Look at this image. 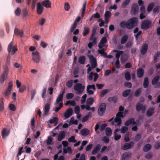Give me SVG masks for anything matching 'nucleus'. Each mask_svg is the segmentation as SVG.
<instances>
[{"mask_svg":"<svg viewBox=\"0 0 160 160\" xmlns=\"http://www.w3.org/2000/svg\"><path fill=\"white\" fill-rule=\"evenodd\" d=\"M138 20L136 17H133L128 19L127 22V28L131 29L137 25Z\"/></svg>","mask_w":160,"mask_h":160,"instance_id":"nucleus-1","label":"nucleus"},{"mask_svg":"<svg viewBox=\"0 0 160 160\" xmlns=\"http://www.w3.org/2000/svg\"><path fill=\"white\" fill-rule=\"evenodd\" d=\"M85 87L84 85H82L80 83L76 84L74 86V89L77 92V94L79 95L83 92Z\"/></svg>","mask_w":160,"mask_h":160,"instance_id":"nucleus-2","label":"nucleus"},{"mask_svg":"<svg viewBox=\"0 0 160 160\" xmlns=\"http://www.w3.org/2000/svg\"><path fill=\"white\" fill-rule=\"evenodd\" d=\"M8 71L9 69L8 66H5L4 67L3 73L0 76V83H2L6 79Z\"/></svg>","mask_w":160,"mask_h":160,"instance_id":"nucleus-3","label":"nucleus"},{"mask_svg":"<svg viewBox=\"0 0 160 160\" xmlns=\"http://www.w3.org/2000/svg\"><path fill=\"white\" fill-rule=\"evenodd\" d=\"M152 26V22L149 20L143 21L141 24V28L144 30H147Z\"/></svg>","mask_w":160,"mask_h":160,"instance_id":"nucleus-4","label":"nucleus"},{"mask_svg":"<svg viewBox=\"0 0 160 160\" xmlns=\"http://www.w3.org/2000/svg\"><path fill=\"white\" fill-rule=\"evenodd\" d=\"M106 105L105 103H102L98 110V115L101 117L104 114L106 109Z\"/></svg>","mask_w":160,"mask_h":160,"instance_id":"nucleus-5","label":"nucleus"},{"mask_svg":"<svg viewBox=\"0 0 160 160\" xmlns=\"http://www.w3.org/2000/svg\"><path fill=\"white\" fill-rule=\"evenodd\" d=\"M124 117L123 112H118L116 115V117L114 119L116 122H118L117 126H120L122 124V120L121 118H123Z\"/></svg>","mask_w":160,"mask_h":160,"instance_id":"nucleus-6","label":"nucleus"},{"mask_svg":"<svg viewBox=\"0 0 160 160\" xmlns=\"http://www.w3.org/2000/svg\"><path fill=\"white\" fill-rule=\"evenodd\" d=\"M18 50V48L15 46H13L12 42H11L8 45V51L9 53L11 52L12 55H13Z\"/></svg>","mask_w":160,"mask_h":160,"instance_id":"nucleus-7","label":"nucleus"},{"mask_svg":"<svg viewBox=\"0 0 160 160\" xmlns=\"http://www.w3.org/2000/svg\"><path fill=\"white\" fill-rule=\"evenodd\" d=\"M32 59L36 63H38L40 61L39 53L36 51L32 53Z\"/></svg>","mask_w":160,"mask_h":160,"instance_id":"nucleus-8","label":"nucleus"},{"mask_svg":"<svg viewBox=\"0 0 160 160\" xmlns=\"http://www.w3.org/2000/svg\"><path fill=\"white\" fill-rule=\"evenodd\" d=\"M90 62L92 68H94L97 66V60L92 55L89 56Z\"/></svg>","mask_w":160,"mask_h":160,"instance_id":"nucleus-9","label":"nucleus"},{"mask_svg":"<svg viewBox=\"0 0 160 160\" xmlns=\"http://www.w3.org/2000/svg\"><path fill=\"white\" fill-rule=\"evenodd\" d=\"M136 108L137 111L139 112L141 110L142 113H144L145 112L146 106L140 103H138L136 104Z\"/></svg>","mask_w":160,"mask_h":160,"instance_id":"nucleus-10","label":"nucleus"},{"mask_svg":"<svg viewBox=\"0 0 160 160\" xmlns=\"http://www.w3.org/2000/svg\"><path fill=\"white\" fill-rule=\"evenodd\" d=\"M134 144V142L133 141H131L128 143H125L122 147V149L124 150L129 149L132 148Z\"/></svg>","mask_w":160,"mask_h":160,"instance_id":"nucleus-11","label":"nucleus"},{"mask_svg":"<svg viewBox=\"0 0 160 160\" xmlns=\"http://www.w3.org/2000/svg\"><path fill=\"white\" fill-rule=\"evenodd\" d=\"M13 86L12 81H10L9 83L7 89L5 93V96H8L11 93Z\"/></svg>","mask_w":160,"mask_h":160,"instance_id":"nucleus-12","label":"nucleus"},{"mask_svg":"<svg viewBox=\"0 0 160 160\" xmlns=\"http://www.w3.org/2000/svg\"><path fill=\"white\" fill-rule=\"evenodd\" d=\"M139 7L137 3H133L132 6V9L131 11V13L135 14L138 13V11Z\"/></svg>","mask_w":160,"mask_h":160,"instance_id":"nucleus-13","label":"nucleus"},{"mask_svg":"<svg viewBox=\"0 0 160 160\" xmlns=\"http://www.w3.org/2000/svg\"><path fill=\"white\" fill-rule=\"evenodd\" d=\"M91 89H92L94 91L96 90L95 86L94 84H92V85H89L87 86V92L89 95H92L94 93L93 91L90 90Z\"/></svg>","mask_w":160,"mask_h":160,"instance_id":"nucleus-14","label":"nucleus"},{"mask_svg":"<svg viewBox=\"0 0 160 160\" xmlns=\"http://www.w3.org/2000/svg\"><path fill=\"white\" fill-rule=\"evenodd\" d=\"M10 133V131L8 130L6 128H4L2 129L1 132V135L3 139H5L8 136Z\"/></svg>","mask_w":160,"mask_h":160,"instance_id":"nucleus-15","label":"nucleus"},{"mask_svg":"<svg viewBox=\"0 0 160 160\" xmlns=\"http://www.w3.org/2000/svg\"><path fill=\"white\" fill-rule=\"evenodd\" d=\"M148 45L146 43H145L141 47L140 50V53L142 55H145L148 50Z\"/></svg>","mask_w":160,"mask_h":160,"instance_id":"nucleus-16","label":"nucleus"},{"mask_svg":"<svg viewBox=\"0 0 160 160\" xmlns=\"http://www.w3.org/2000/svg\"><path fill=\"white\" fill-rule=\"evenodd\" d=\"M37 13L38 15L41 14L43 11L44 8L41 5V4L40 2H38L37 4Z\"/></svg>","mask_w":160,"mask_h":160,"instance_id":"nucleus-17","label":"nucleus"},{"mask_svg":"<svg viewBox=\"0 0 160 160\" xmlns=\"http://www.w3.org/2000/svg\"><path fill=\"white\" fill-rule=\"evenodd\" d=\"M64 93L65 91L64 90H63L62 91V93L58 96V97L57 98L56 101L54 103V104L55 105H56L59 103V102L62 101L63 96Z\"/></svg>","mask_w":160,"mask_h":160,"instance_id":"nucleus-18","label":"nucleus"},{"mask_svg":"<svg viewBox=\"0 0 160 160\" xmlns=\"http://www.w3.org/2000/svg\"><path fill=\"white\" fill-rule=\"evenodd\" d=\"M134 121V118H132L126 121L125 123V125L126 126H128L132 124V125H135L136 124V123Z\"/></svg>","mask_w":160,"mask_h":160,"instance_id":"nucleus-19","label":"nucleus"},{"mask_svg":"<svg viewBox=\"0 0 160 160\" xmlns=\"http://www.w3.org/2000/svg\"><path fill=\"white\" fill-rule=\"evenodd\" d=\"M144 73V69L142 68H139L137 70V74L138 77L141 78L143 76Z\"/></svg>","mask_w":160,"mask_h":160,"instance_id":"nucleus-20","label":"nucleus"},{"mask_svg":"<svg viewBox=\"0 0 160 160\" xmlns=\"http://www.w3.org/2000/svg\"><path fill=\"white\" fill-rule=\"evenodd\" d=\"M42 5L47 8H51V3L49 0H45L42 2Z\"/></svg>","mask_w":160,"mask_h":160,"instance_id":"nucleus-21","label":"nucleus"},{"mask_svg":"<svg viewBox=\"0 0 160 160\" xmlns=\"http://www.w3.org/2000/svg\"><path fill=\"white\" fill-rule=\"evenodd\" d=\"M73 110L72 108H69L67 109V111L64 113V117L66 118L70 117L72 115Z\"/></svg>","mask_w":160,"mask_h":160,"instance_id":"nucleus-22","label":"nucleus"},{"mask_svg":"<svg viewBox=\"0 0 160 160\" xmlns=\"http://www.w3.org/2000/svg\"><path fill=\"white\" fill-rule=\"evenodd\" d=\"M154 108L153 107L150 108L147 112V116L148 117L151 116L154 113Z\"/></svg>","mask_w":160,"mask_h":160,"instance_id":"nucleus-23","label":"nucleus"},{"mask_svg":"<svg viewBox=\"0 0 160 160\" xmlns=\"http://www.w3.org/2000/svg\"><path fill=\"white\" fill-rule=\"evenodd\" d=\"M120 130V129L119 128H116L114 132V134L115 135L114 136V139L116 141H118V140H119L121 138V135H118L117 133Z\"/></svg>","mask_w":160,"mask_h":160,"instance_id":"nucleus-24","label":"nucleus"},{"mask_svg":"<svg viewBox=\"0 0 160 160\" xmlns=\"http://www.w3.org/2000/svg\"><path fill=\"white\" fill-rule=\"evenodd\" d=\"M111 16V12L109 11H106L104 14V20L106 23H108V19Z\"/></svg>","mask_w":160,"mask_h":160,"instance_id":"nucleus-25","label":"nucleus"},{"mask_svg":"<svg viewBox=\"0 0 160 160\" xmlns=\"http://www.w3.org/2000/svg\"><path fill=\"white\" fill-rule=\"evenodd\" d=\"M81 134L84 136H87L89 133L90 131L87 128H83L80 131Z\"/></svg>","mask_w":160,"mask_h":160,"instance_id":"nucleus-26","label":"nucleus"},{"mask_svg":"<svg viewBox=\"0 0 160 160\" xmlns=\"http://www.w3.org/2000/svg\"><path fill=\"white\" fill-rule=\"evenodd\" d=\"M101 148V146L99 144H97L94 148L92 152V155H95L99 151Z\"/></svg>","mask_w":160,"mask_h":160,"instance_id":"nucleus-27","label":"nucleus"},{"mask_svg":"<svg viewBox=\"0 0 160 160\" xmlns=\"http://www.w3.org/2000/svg\"><path fill=\"white\" fill-rule=\"evenodd\" d=\"M65 132L64 131H62L60 132L58 137V140L59 141H62L65 138Z\"/></svg>","mask_w":160,"mask_h":160,"instance_id":"nucleus-28","label":"nucleus"},{"mask_svg":"<svg viewBox=\"0 0 160 160\" xmlns=\"http://www.w3.org/2000/svg\"><path fill=\"white\" fill-rule=\"evenodd\" d=\"M92 112H88L87 115L84 116L82 118V122H84L88 120L89 117H91Z\"/></svg>","mask_w":160,"mask_h":160,"instance_id":"nucleus-29","label":"nucleus"},{"mask_svg":"<svg viewBox=\"0 0 160 160\" xmlns=\"http://www.w3.org/2000/svg\"><path fill=\"white\" fill-rule=\"evenodd\" d=\"M152 148L151 145L150 144L145 145L143 147V150L144 152H146L149 151Z\"/></svg>","mask_w":160,"mask_h":160,"instance_id":"nucleus-30","label":"nucleus"},{"mask_svg":"<svg viewBox=\"0 0 160 160\" xmlns=\"http://www.w3.org/2000/svg\"><path fill=\"white\" fill-rule=\"evenodd\" d=\"M128 38V35L125 34L124 35L122 38L121 40V44H124L127 42Z\"/></svg>","mask_w":160,"mask_h":160,"instance_id":"nucleus-31","label":"nucleus"},{"mask_svg":"<svg viewBox=\"0 0 160 160\" xmlns=\"http://www.w3.org/2000/svg\"><path fill=\"white\" fill-rule=\"evenodd\" d=\"M90 31V29L89 28L86 26L84 27L82 32L83 36H85L87 35L89 33Z\"/></svg>","mask_w":160,"mask_h":160,"instance_id":"nucleus-32","label":"nucleus"},{"mask_svg":"<svg viewBox=\"0 0 160 160\" xmlns=\"http://www.w3.org/2000/svg\"><path fill=\"white\" fill-rule=\"evenodd\" d=\"M86 58L84 56L80 57L78 58V62L80 64H83L85 63Z\"/></svg>","mask_w":160,"mask_h":160,"instance_id":"nucleus-33","label":"nucleus"},{"mask_svg":"<svg viewBox=\"0 0 160 160\" xmlns=\"http://www.w3.org/2000/svg\"><path fill=\"white\" fill-rule=\"evenodd\" d=\"M58 118L54 117L52 119L49 120L48 122L51 124L55 123L56 125H57L58 124Z\"/></svg>","mask_w":160,"mask_h":160,"instance_id":"nucleus-34","label":"nucleus"},{"mask_svg":"<svg viewBox=\"0 0 160 160\" xmlns=\"http://www.w3.org/2000/svg\"><path fill=\"white\" fill-rule=\"evenodd\" d=\"M50 109V106L49 103H47L45 104L44 108V114L46 115L49 110Z\"/></svg>","mask_w":160,"mask_h":160,"instance_id":"nucleus-35","label":"nucleus"},{"mask_svg":"<svg viewBox=\"0 0 160 160\" xmlns=\"http://www.w3.org/2000/svg\"><path fill=\"white\" fill-rule=\"evenodd\" d=\"M14 33L17 35H19L21 37H22L23 34V31L22 30H20L18 29L15 28L14 30Z\"/></svg>","mask_w":160,"mask_h":160,"instance_id":"nucleus-36","label":"nucleus"},{"mask_svg":"<svg viewBox=\"0 0 160 160\" xmlns=\"http://www.w3.org/2000/svg\"><path fill=\"white\" fill-rule=\"evenodd\" d=\"M160 76L159 75H157L155 77L152 79V84L153 85H154L156 84L158 81L159 80Z\"/></svg>","mask_w":160,"mask_h":160,"instance_id":"nucleus-37","label":"nucleus"},{"mask_svg":"<svg viewBox=\"0 0 160 160\" xmlns=\"http://www.w3.org/2000/svg\"><path fill=\"white\" fill-rule=\"evenodd\" d=\"M114 52H117L115 56L117 59H119L120 56L124 53V52L122 51L115 50Z\"/></svg>","mask_w":160,"mask_h":160,"instance_id":"nucleus-38","label":"nucleus"},{"mask_svg":"<svg viewBox=\"0 0 160 160\" xmlns=\"http://www.w3.org/2000/svg\"><path fill=\"white\" fill-rule=\"evenodd\" d=\"M118 100L117 96H114L112 97H109L108 99V101L109 102H113L114 103H116Z\"/></svg>","mask_w":160,"mask_h":160,"instance_id":"nucleus-39","label":"nucleus"},{"mask_svg":"<svg viewBox=\"0 0 160 160\" xmlns=\"http://www.w3.org/2000/svg\"><path fill=\"white\" fill-rule=\"evenodd\" d=\"M149 85L148 78V77H145L144 79L143 86L145 88L148 87Z\"/></svg>","mask_w":160,"mask_h":160,"instance_id":"nucleus-40","label":"nucleus"},{"mask_svg":"<svg viewBox=\"0 0 160 160\" xmlns=\"http://www.w3.org/2000/svg\"><path fill=\"white\" fill-rule=\"evenodd\" d=\"M131 91L130 89H127L124 91L122 93V96L124 97H127L130 93Z\"/></svg>","mask_w":160,"mask_h":160,"instance_id":"nucleus-41","label":"nucleus"},{"mask_svg":"<svg viewBox=\"0 0 160 160\" xmlns=\"http://www.w3.org/2000/svg\"><path fill=\"white\" fill-rule=\"evenodd\" d=\"M3 99V98L0 99V111L1 112H2L4 109Z\"/></svg>","mask_w":160,"mask_h":160,"instance_id":"nucleus-42","label":"nucleus"},{"mask_svg":"<svg viewBox=\"0 0 160 160\" xmlns=\"http://www.w3.org/2000/svg\"><path fill=\"white\" fill-rule=\"evenodd\" d=\"M76 103L74 101L69 100L66 102L64 104L65 105L67 106L69 104L71 105L72 106H74L76 105Z\"/></svg>","mask_w":160,"mask_h":160,"instance_id":"nucleus-43","label":"nucleus"},{"mask_svg":"<svg viewBox=\"0 0 160 160\" xmlns=\"http://www.w3.org/2000/svg\"><path fill=\"white\" fill-rule=\"evenodd\" d=\"M125 78L126 80L129 81L131 78V76L130 73L128 72H127L125 74Z\"/></svg>","mask_w":160,"mask_h":160,"instance_id":"nucleus-44","label":"nucleus"},{"mask_svg":"<svg viewBox=\"0 0 160 160\" xmlns=\"http://www.w3.org/2000/svg\"><path fill=\"white\" fill-rule=\"evenodd\" d=\"M112 131L111 129L108 127L106 128V134L107 136H110L112 133Z\"/></svg>","mask_w":160,"mask_h":160,"instance_id":"nucleus-45","label":"nucleus"},{"mask_svg":"<svg viewBox=\"0 0 160 160\" xmlns=\"http://www.w3.org/2000/svg\"><path fill=\"white\" fill-rule=\"evenodd\" d=\"M94 99L92 98H89L87 99L86 103L87 104L91 105L94 102Z\"/></svg>","mask_w":160,"mask_h":160,"instance_id":"nucleus-46","label":"nucleus"},{"mask_svg":"<svg viewBox=\"0 0 160 160\" xmlns=\"http://www.w3.org/2000/svg\"><path fill=\"white\" fill-rule=\"evenodd\" d=\"M142 135L140 133L137 134L135 137L134 141L135 142H138L139 141L141 138Z\"/></svg>","mask_w":160,"mask_h":160,"instance_id":"nucleus-47","label":"nucleus"},{"mask_svg":"<svg viewBox=\"0 0 160 160\" xmlns=\"http://www.w3.org/2000/svg\"><path fill=\"white\" fill-rule=\"evenodd\" d=\"M160 55V52L158 51L155 54L153 57V60L154 62H156L158 61V57Z\"/></svg>","mask_w":160,"mask_h":160,"instance_id":"nucleus-48","label":"nucleus"},{"mask_svg":"<svg viewBox=\"0 0 160 160\" xmlns=\"http://www.w3.org/2000/svg\"><path fill=\"white\" fill-rule=\"evenodd\" d=\"M119 25L122 28H125L126 27L127 28V22L125 21H122L120 23Z\"/></svg>","mask_w":160,"mask_h":160,"instance_id":"nucleus-49","label":"nucleus"},{"mask_svg":"<svg viewBox=\"0 0 160 160\" xmlns=\"http://www.w3.org/2000/svg\"><path fill=\"white\" fill-rule=\"evenodd\" d=\"M86 2H84V3L83 4V8L82 9V14L81 15L82 17H83L85 14V11L86 7Z\"/></svg>","mask_w":160,"mask_h":160,"instance_id":"nucleus-50","label":"nucleus"},{"mask_svg":"<svg viewBox=\"0 0 160 160\" xmlns=\"http://www.w3.org/2000/svg\"><path fill=\"white\" fill-rule=\"evenodd\" d=\"M73 83V81L72 80H69L66 83V85L69 88H71L72 85Z\"/></svg>","mask_w":160,"mask_h":160,"instance_id":"nucleus-51","label":"nucleus"},{"mask_svg":"<svg viewBox=\"0 0 160 160\" xmlns=\"http://www.w3.org/2000/svg\"><path fill=\"white\" fill-rule=\"evenodd\" d=\"M129 132H127L125 135L124 140L126 142H128L130 141V138L129 137Z\"/></svg>","mask_w":160,"mask_h":160,"instance_id":"nucleus-52","label":"nucleus"},{"mask_svg":"<svg viewBox=\"0 0 160 160\" xmlns=\"http://www.w3.org/2000/svg\"><path fill=\"white\" fill-rule=\"evenodd\" d=\"M141 92V88H139L136 90L135 92V97H138Z\"/></svg>","mask_w":160,"mask_h":160,"instance_id":"nucleus-53","label":"nucleus"},{"mask_svg":"<svg viewBox=\"0 0 160 160\" xmlns=\"http://www.w3.org/2000/svg\"><path fill=\"white\" fill-rule=\"evenodd\" d=\"M154 6V4L153 3H151L149 4L148 7L147 11L149 12H151Z\"/></svg>","mask_w":160,"mask_h":160,"instance_id":"nucleus-54","label":"nucleus"},{"mask_svg":"<svg viewBox=\"0 0 160 160\" xmlns=\"http://www.w3.org/2000/svg\"><path fill=\"white\" fill-rule=\"evenodd\" d=\"M128 130V128L125 127L123 126L122 127L121 129V133H124L126 132H127Z\"/></svg>","mask_w":160,"mask_h":160,"instance_id":"nucleus-55","label":"nucleus"},{"mask_svg":"<svg viewBox=\"0 0 160 160\" xmlns=\"http://www.w3.org/2000/svg\"><path fill=\"white\" fill-rule=\"evenodd\" d=\"M74 96L72 93H68L66 94V98L67 99H70L74 97Z\"/></svg>","mask_w":160,"mask_h":160,"instance_id":"nucleus-56","label":"nucleus"},{"mask_svg":"<svg viewBox=\"0 0 160 160\" xmlns=\"http://www.w3.org/2000/svg\"><path fill=\"white\" fill-rule=\"evenodd\" d=\"M68 141L69 142H72L74 143L76 142H77V140L75 139V137L74 136H72L68 138Z\"/></svg>","mask_w":160,"mask_h":160,"instance_id":"nucleus-57","label":"nucleus"},{"mask_svg":"<svg viewBox=\"0 0 160 160\" xmlns=\"http://www.w3.org/2000/svg\"><path fill=\"white\" fill-rule=\"evenodd\" d=\"M130 0H125L123 2L122 4V7L123 8H126V6L128 5Z\"/></svg>","mask_w":160,"mask_h":160,"instance_id":"nucleus-58","label":"nucleus"},{"mask_svg":"<svg viewBox=\"0 0 160 160\" xmlns=\"http://www.w3.org/2000/svg\"><path fill=\"white\" fill-rule=\"evenodd\" d=\"M9 109L12 111H14L16 110V108L14 105L13 104H10L9 106Z\"/></svg>","mask_w":160,"mask_h":160,"instance_id":"nucleus-59","label":"nucleus"},{"mask_svg":"<svg viewBox=\"0 0 160 160\" xmlns=\"http://www.w3.org/2000/svg\"><path fill=\"white\" fill-rule=\"evenodd\" d=\"M108 92V89H106L102 90L101 92V97H103Z\"/></svg>","mask_w":160,"mask_h":160,"instance_id":"nucleus-60","label":"nucleus"},{"mask_svg":"<svg viewBox=\"0 0 160 160\" xmlns=\"http://www.w3.org/2000/svg\"><path fill=\"white\" fill-rule=\"evenodd\" d=\"M77 24L76 22H74L70 28V32H72L77 26Z\"/></svg>","mask_w":160,"mask_h":160,"instance_id":"nucleus-61","label":"nucleus"},{"mask_svg":"<svg viewBox=\"0 0 160 160\" xmlns=\"http://www.w3.org/2000/svg\"><path fill=\"white\" fill-rule=\"evenodd\" d=\"M124 86L128 88H132V84L130 82H127L124 83Z\"/></svg>","mask_w":160,"mask_h":160,"instance_id":"nucleus-62","label":"nucleus"},{"mask_svg":"<svg viewBox=\"0 0 160 160\" xmlns=\"http://www.w3.org/2000/svg\"><path fill=\"white\" fill-rule=\"evenodd\" d=\"M52 141V138L51 136L48 137V138L47 140V143L48 145H50L51 144Z\"/></svg>","mask_w":160,"mask_h":160,"instance_id":"nucleus-63","label":"nucleus"},{"mask_svg":"<svg viewBox=\"0 0 160 160\" xmlns=\"http://www.w3.org/2000/svg\"><path fill=\"white\" fill-rule=\"evenodd\" d=\"M70 5L68 2H65V3L64 9L65 10L68 11L70 9Z\"/></svg>","mask_w":160,"mask_h":160,"instance_id":"nucleus-64","label":"nucleus"}]
</instances>
